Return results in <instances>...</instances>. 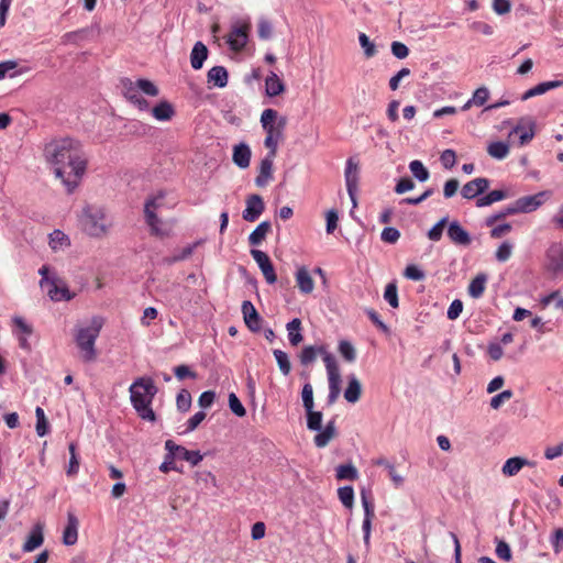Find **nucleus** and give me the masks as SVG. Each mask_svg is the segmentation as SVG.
I'll list each match as a JSON object with an SVG mask.
<instances>
[{
    "label": "nucleus",
    "instance_id": "nucleus-1",
    "mask_svg": "<svg viewBox=\"0 0 563 563\" xmlns=\"http://www.w3.org/2000/svg\"><path fill=\"white\" fill-rule=\"evenodd\" d=\"M44 156L53 166L54 175L60 179L68 194L79 186L88 164L81 143L71 137L53 140L45 145Z\"/></svg>",
    "mask_w": 563,
    "mask_h": 563
},
{
    "label": "nucleus",
    "instance_id": "nucleus-2",
    "mask_svg": "<svg viewBox=\"0 0 563 563\" xmlns=\"http://www.w3.org/2000/svg\"><path fill=\"white\" fill-rule=\"evenodd\" d=\"M130 399L137 415L147 421H155L156 416L152 402L157 394V387L151 377L136 378L129 388Z\"/></svg>",
    "mask_w": 563,
    "mask_h": 563
},
{
    "label": "nucleus",
    "instance_id": "nucleus-3",
    "mask_svg": "<svg viewBox=\"0 0 563 563\" xmlns=\"http://www.w3.org/2000/svg\"><path fill=\"white\" fill-rule=\"evenodd\" d=\"M79 223L87 235L97 239L106 236L112 227L104 208L97 205H86L82 208Z\"/></svg>",
    "mask_w": 563,
    "mask_h": 563
},
{
    "label": "nucleus",
    "instance_id": "nucleus-4",
    "mask_svg": "<svg viewBox=\"0 0 563 563\" xmlns=\"http://www.w3.org/2000/svg\"><path fill=\"white\" fill-rule=\"evenodd\" d=\"M120 86L124 98L140 111L150 110L148 101L144 99L141 93L150 97H156L159 93L157 86L145 78H139L136 80L122 78Z\"/></svg>",
    "mask_w": 563,
    "mask_h": 563
},
{
    "label": "nucleus",
    "instance_id": "nucleus-5",
    "mask_svg": "<svg viewBox=\"0 0 563 563\" xmlns=\"http://www.w3.org/2000/svg\"><path fill=\"white\" fill-rule=\"evenodd\" d=\"M102 328V320L93 317L87 327H80L76 330L75 342L80 352L84 362L90 363L97 358L96 341Z\"/></svg>",
    "mask_w": 563,
    "mask_h": 563
},
{
    "label": "nucleus",
    "instance_id": "nucleus-6",
    "mask_svg": "<svg viewBox=\"0 0 563 563\" xmlns=\"http://www.w3.org/2000/svg\"><path fill=\"white\" fill-rule=\"evenodd\" d=\"M164 198L165 192L159 191L157 195L148 197L144 205V218L151 234L159 238L168 236L172 231V227L156 214V211L163 206Z\"/></svg>",
    "mask_w": 563,
    "mask_h": 563
},
{
    "label": "nucleus",
    "instance_id": "nucleus-7",
    "mask_svg": "<svg viewBox=\"0 0 563 563\" xmlns=\"http://www.w3.org/2000/svg\"><path fill=\"white\" fill-rule=\"evenodd\" d=\"M536 120L531 117H522L518 120L517 124L511 129L509 136L518 135L519 145L523 146L528 144L536 134Z\"/></svg>",
    "mask_w": 563,
    "mask_h": 563
},
{
    "label": "nucleus",
    "instance_id": "nucleus-8",
    "mask_svg": "<svg viewBox=\"0 0 563 563\" xmlns=\"http://www.w3.org/2000/svg\"><path fill=\"white\" fill-rule=\"evenodd\" d=\"M345 184L347 194L353 202L356 205V190L358 185V163L354 161V158H349L346 161L345 170H344Z\"/></svg>",
    "mask_w": 563,
    "mask_h": 563
},
{
    "label": "nucleus",
    "instance_id": "nucleus-9",
    "mask_svg": "<svg viewBox=\"0 0 563 563\" xmlns=\"http://www.w3.org/2000/svg\"><path fill=\"white\" fill-rule=\"evenodd\" d=\"M285 126H286V119L280 118L277 121L276 126L264 128V131L266 132L264 145L266 148H268L267 154H272V155L277 154L278 143L283 139V131H284Z\"/></svg>",
    "mask_w": 563,
    "mask_h": 563
},
{
    "label": "nucleus",
    "instance_id": "nucleus-10",
    "mask_svg": "<svg viewBox=\"0 0 563 563\" xmlns=\"http://www.w3.org/2000/svg\"><path fill=\"white\" fill-rule=\"evenodd\" d=\"M251 255L258 265L262 274L265 277V280L271 285L275 284L277 280V276L274 266L269 260V256L265 252L256 249L251 250Z\"/></svg>",
    "mask_w": 563,
    "mask_h": 563
},
{
    "label": "nucleus",
    "instance_id": "nucleus-11",
    "mask_svg": "<svg viewBox=\"0 0 563 563\" xmlns=\"http://www.w3.org/2000/svg\"><path fill=\"white\" fill-rule=\"evenodd\" d=\"M165 450L168 452L173 451L174 454H177L176 459L184 460L192 466L198 465L203 460V455L200 451L187 450L185 446L178 445L172 440L165 442Z\"/></svg>",
    "mask_w": 563,
    "mask_h": 563
},
{
    "label": "nucleus",
    "instance_id": "nucleus-12",
    "mask_svg": "<svg viewBox=\"0 0 563 563\" xmlns=\"http://www.w3.org/2000/svg\"><path fill=\"white\" fill-rule=\"evenodd\" d=\"M490 186L488 178L478 177L466 183L461 190V195L464 199L472 200L481 197Z\"/></svg>",
    "mask_w": 563,
    "mask_h": 563
},
{
    "label": "nucleus",
    "instance_id": "nucleus-13",
    "mask_svg": "<svg viewBox=\"0 0 563 563\" xmlns=\"http://www.w3.org/2000/svg\"><path fill=\"white\" fill-rule=\"evenodd\" d=\"M241 310L245 325L249 330L254 333L260 332L262 329L263 318L260 316L254 305L250 300H244L242 302Z\"/></svg>",
    "mask_w": 563,
    "mask_h": 563
},
{
    "label": "nucleus",
    "instance_id": "nucleus-14",
    "mask_svg": "<svg viewBox=\"0 0 563 563\" xmlns=\"http://www.w3.org/2000/svg\"><path fill=\"white\" fill-rule=\"evenodd\" d=\"M246 207L243 210L242 217L247 222L256 221L265 210L263 198L260 195H250L246 198Z\"/></svg>",
    "mask_w": 563,
    "mask_h": 563
},
{
    "label": "nucleus",
    "instance_id": "nucleus-15",
    "mask_svg": "<svg viewBox=\"0 0 563 563\" xmlns=\"http://www.w3.org/2000/svg\"><path fill=\"white\" fill-rule=\"evenodd\" d=\"M249 25L240 24L232 27L228 35L227 42L231 49L241 51L245 47L249 40Z\"/></svg>",
    "mask_w": 563,
    "mask_h": 563
},
{
    "label": "nucleus",
    "instance_id": "nucleus-16",
    "mask_svg": "<svg viewBox=\"0 0 563 563\" xmlns=\"http://www.w3.org/2000/svg\"><path fill=\"white\" fill-rule=\"evenodd\" d=\"M545 192L541 191L536 195L525 196L517 199L514 205L517 213H529L537 210L544 201Z\"/></svg>",
    "mask_w": 563,
    "mask_h": 563
},
{
    "label": "nucleus",
    "instance_id": "nucleus-17",
    "mask_svg": "<svg viewBox=\"0 0 563 563\" xmlns=\"http://www.w3.org/2000/svg\"><path fill=\"white\" fill-rule=\"evenodd\" d=\"M448 236L456 245L467 246L472 242L470 233L456 220L450 222Z\"/></svg>",
    "mask_w": 563,
    "mask_h": 563
},
{
    "label": "nucleus",
    "instance_id": "nucleus-18",
    "mask_svg": "<svg viewBox=\"0 0 563 563\" xmlns=\"http://www.w3.org/2000/svg\"><path fill=\"white\" fill-rule=\"evenodd\" d=\"M276 155L266 154L262 158L258 168V175L255 178V185L257 187H265L273 178V162Z\"/></svg>",
    "mask_w": 563,
    "mask_h": 563
},
{
    "label": "nucleus",
    "instance_id": "nucleus-19",
    "mask_svg": "<svg viewBox=\"0 0 563 563\" xmlns=\"http://www.w3.org/2000/svg\"><path fill=\"white\" fill-rule=\"evenodd\" d=\"M534 465H536V463L528 459H525L521 456H514V457L508 459L504 463V465L501 467V473L506 477H512V476H516L522 470V467H525V466L533 467Z\"/></svg>",
    "mask_w": 563,
    "mask_h": 563
},
{
    "label": "nucleus",
    "instance_id": "nucleus-20",
    "mask_svg": "<svg viewBox=\"0 0 563 563\" xmlns=\"http://www.w3.org/2000/svg\"><path fill=\"white\" fill-rule=\"evenodd\" d=\"M48 296L53 301H69L75 297V294L64 283L54 277L51 282Z\"/></svg>",
    "mask_w": 563,
    "mask_h": 563
},
{
    "label": "nucleus",
    "instance_id": "nucleus-21",
    "mask_svg": "<svg viewBox=\"0 0 563 563\" xmlns=\"http://www.w3.org/2000/svg\"><path fill=\"white\" fill-rule=\"evenodd\" d=\"M79 521L75 514L68 512L67 525L63 531V543L65 545H74L78 540Z\"/></svg>",
    "mask_w": 563,
    "mask_h": 563
},
{
    "label": "nucleus",
    "instance_id": "nucleus-22",
    "mask_svg": "<svg viewBox=\"0 0 563 563\" xmlns=\"http://www.w3.org/2000/svg\"><path fill=\"white\" fill-rule=\"evenodd\" d=\"M549 269L554 274L563 273V246L561 244H552L547 253Z\"/></svg>",
    "mask_w": 563,
    "mask_h": 563
},
{
    "label": "nucleus",
    "instance_id": "nucleus-23",
    "mask_svg": "<svg viewBox=\"0 0 563 563\" xmlns=\"http://www.w3.org/2000/svg\"><path fill=\"white\" fill-rule=\"evenodd\" d=\"M30 70L29 67H19L18 60L8 59L0 62V80L9 77L14 78Z\"/></svg>",
    "mask_w": 563,
    "mask_h": 563
},
{
    "label": "nucleus",
    "instance_id": "nucleus-24",
    "mask_svg": "<svg viewBox=\"0 0 563 563\" xmlns=\"http://www.w3.org/2000/svg\"><path fill=\"white\" fill-rule=\"evenodd\" d=\"M318 433L313 438V443L317 448L327 446L330 441L336 435V428L334 419L330 420L324 428L321 427V431H317Z\"/></svg>",
    "mask_w": 563,
    "mask_h": 563
},
{
    "label": "nucleus",
    "instance_id": "nucleus-25",
    "mask_svg": "<svg viewBox=\"0 0 563 563\" xmlns=\"http://www.w3.org/2000/svg\"><path fill=\"white\" fill-rule=\"evenodd\" d=\"M511 196H512V194L507 189H496V190L489 191L485 196L478 197L476 199L475 205L477 208H483V207L490 206L495 202L501 201L504 199L510 198Z\"/></svg>",
    "mask_w": 563,
    "mask_h": 563
},
{
    "label": "nucleus",
    "instance_id": "nucleus-26",
    "mask_svg": "<svg viewBox=\"0 0 563 563\" xmlns=\"http://www.w3.org/2000/svg\"><path fill=\"white\" fill-rule=\"evenodd\" d=\"M229 74L223 66H213L207 74L208 84L217 88H224L228 85Z\"/></svg>",
    "mask_w": 563,
    "mask_h": 563
},
{
    "label": "nucleus",
    "instance_id": "nucleus-27",
    "mask_svg": "<svg viewBox=\"0 0 563 563\" xmlns=\"http://www.w3.org/2000/svg\"><path fill=\"white\" fill-rule=\"evenodd\" d=\"M209 51L207 46L198 41L195 43L190 53V65L195 70L201 69L207 59Z\"/></svg>",
    "mask_w": 563,
    "mask_h": 563
},
{
    "label": "nucleus",
    "instance_id": "nucleus-28",
    "mask_svg": "<svg viewBox=\"0 0 563 563\" xmlns=\"http://www.w3.org/2000/svg\"><path fill=\"white\" fill-rule=\"evenodd\" d=\"M233 162L234 164L244 169L250 166L251 162V148L245 143H240L233 148Z\"/></svg>",
    "mask_w": 563,
    "mask_h": 563
},
{
    "label": "nucleus",
    "instance_id": "nucleus-29",
    "mask_svg": "<svg viewBox=\"0 0 563 563\" xmlns=\"http://www.w3.org/2000/svg\"><path fill=\"white\" fill-rule=\"evenodd\" d=\"M563 85V81L561 80H551V81H543L538 84L537 86L528 89L522 96L521 100L526 101L532 97L543 95L548 92L551 89L561 87Z\"/></svg>",
    "mask_w": 563,
    "mask_h": 563
},
{
    "label": "nucleus",
    "instance_id": "nucleus-30",
    "mask_svg": "<svg viewBox=\"0 0 563 563\" xmlns=\"http://www.w3.org/2000/svg\"><path fill=\"white\" fill-rule=\"evenodd\" d=\"M43 528L40 525H35L32 528L26 541L24 542L22 550L24 552H32L38 547H41L43 544Z\"/></svg>",
    "mask_w": 563,
    "mask_h": 563
},
{
    "label": "nucleus",
    "instance_id": "nucleus-31",
    "mask_svg": "<svg viewBox=\"0 0 563 563\" xmlns=\"http://www.w3.org/2000/svg\"><path fill=\"white\" fill-rule=\"evenodd\" d=\"M48 244L54 252L64 251L70 246V239L63 231L56 229L49 233Z\"/></svg>",
    "mask_w": 563,
    "mask_h": 563
},
{
    "label": "nucleus",
    "instance_id": "nucleus-32",
    "mask_svg": "<svg viewBox=\"0 0 563 563\" xmlns=\"http://www.w3.org/2000/svg\"><path fill=\"white\" fill-rule=\"evenodd\" d=\"M152 115L157 120V121H162V122H165V121H169L174 114H175V110H174V107L170 102L166 101V100H163L161 102H158L152 110Z\"/></svg>",
    "mask_w": 563,
    "mask_h": 563
},
{
    "label": "nucleus",
    "instance_id": "nucleus-33",
    "mask_svg": "<svg viewBox=\"0 0 563 563\" xmlns=\"http://www.w3.org/2000/svg\"><path fill=\"white\" fill-rule=\"evenodd\" d=\"M362 393V386L355 375L349 376L347 387L344 391V398L347 402L355 404L358 401Z\"/></svg>",
    "mask_w": 563,
    "mask_h": 563
},
{
    "label": "nucleus",
    "instance_id": "nucleus-34",
    "mask_svg": "<svg viewBox=\"0 0 563 563\" xmlns=\"http://www.w3.org/2000/svg\"><path fill=\"white\" fill-rule=\"evenodd\" d=\"M296 282L302 294H310L314 288V283L306 267H300L296 273Z\"/></svg>",
    "mask_w": 563,
    "mask_h": 563
},
{
    "label": "nucleus",
    "instance_id": "nucleus-35",
    "mask_svg": "<svg viewBox=\"0 0 563 563\" xmlns=\"http://www.w3.org/2000/svg\"><path fill=\"white\" fill-rule=\"evenodd\" d=\"M265 90L269 97H276L285 90L283 80L274 71H271L265 80Z\"/></svg>",
    "mask_w": 563,
    "mask_h": 563
},
{
    "label": "nucleus",
    "instance_id": "nucleus-36",
    "mask_svg": "<svg viewBox=\"0 0 563 563\" xmlns=\"http://www.w3.org/2000/svg\"><path fill=\"white\" fill-rule=\"evenodd\" d=\"M271 227L269 221L261 222L249 235V243L253 246L260 245L265 240Z\"/></svg>",
    "mask_w": 563,
    "mask_h": 563
},
{
    "label": "nucleus",
    "instance_id": "nucleus-37",
    "mask_svg": "<svg viewBox=\"0 0 563 563\" xmlns=\"http://www.w3.org/2000/svg\"><path fill=\"white\" fill-rule=\"evenodd\" d=\"M486 282L487 276L485 274H478L468 285V295L475 299L482 297L485 291Z\"/></svg>",
    "mask_w": 563,
    "mask_h": 563
},
{
    "label": "nucleus",
    "instance_id": "nucleus-38",
    "mask_svg": "<svg viewBox=\"0 0 563 563\" xmlns=\"http://www.w3.org/2000/svg\"><path fill=\"white\" fill-rule=\"evenodd\" d=\"M288 339L291 345L296 346L302 341L301 321L298 318L292 319L286 325Z\"/></svg>",
    "mask_w": 563,
    "mask_h": 563
},
{
    "label": "nucleus",
    "instance_id": "nucleus-39",
    "mask_svg": "<svg viewBox=\"0 0 563 563\" xmlns=\"http://www.w3.org/2000/svg\"><path fill=\"white\" fill-rule=\"evenodd\" d=\"M320 354L323 356V362L327 368L328 378L329 377H340V371L336 364L335 358L332 354L328 353L324 346H319Z\"/></svg>",
    "mask_w": 563,
    "mask_h": 563
},
{
    "label": "nucleus",
    "instance_id": "nucleus-40",
    "mask_svg": "<svg viewBox=\"0 0 563 563\" xmlns=\"http://www.w3.org/2000/svg\"><path fill=\"white\" fill-rule=\"evenodd\" d=\"M335 477L339 481H355L358 472L352 463L341 464L335 468Z\"/></svg>",
    "mask_w": 563,
    "mask_h": 563
},
{
    "label": "nucleus",
    "instance_id": "nucleus-41",
    "mask_svg": "<svg viewBox=\"0 0 563 563\" xmlns=\"http://www.w3.org/2000/svg\"><path fill=\"white\" fill-rule=\"evenodd\" d=\"M487 153L496 159H504L509 154V145L503 141L492 142L487 147Z\"/></svg>",
    "mask_w": 563,
    "mask_h": 563
},
{
    "label": "nucleus",
    "instance_id": "nucleus-42",
    "mask_svg": "<svg viewBox=\"0 0 563 563\" xmlns=\"http://www.w3.org/2000/svg\"><path fill=\"white\" fill-rule=\"evenodd\" d=\"M409 169L412 176L421 183L427 181L430 177L429 170L426 168L421 161H411L409 163Z\"/></svg>",
    "mask_w": 563,
    "mask_h": 563
},
{
    "label": "nucleus",
    "instance_id": "nucleus-43",
    "mask_svg": "<svg viewBox=\"0 0 563 563\" xmlns=\"http://www.w3.org/2000/svg\"><path fill=\"white\" fill-rule=\"evenodd\" d=\"M319 354H320L319 346H312V345L305 346L301 350V353L299 355L300 363L303 366H308L317 360V356Z\"/></svg>",
    "mask_w": 563,
    "mask_h": 563
},
{
    "label": "nucleus",
    "instance_id": "nucleus-44",
    "mask_svg": "<svg viewBox=\"0 0 563 563\" xmlns=\"http://www.w3.org/2000/svg\"><path fill=\"white\" fill-rule=\"evenodd\" d=\"M329 394H328V404L333 405L340 394H341V376L340 377H329Z\"/></svg>",
    "mask_w": 563,
    "mask_h": 563
},
{
    "label": "nucleus",
    "instance_id": "nucleus-45",
    "mask_svg": "<svg viewBox=\"0 0 563 563\" xmlns=\"http://www.w3.org/2000/svg\"><path fill=\"white\" fill-rule=\"evenodd\" d=\"M361 501L364 509V520L372 521L374 515H375V507L371 498V494L367 493L365 489H362L361 492Z\"/></svg>",
    "mask_w": 563,
    "mask_h": 563
},
{
    "label": "nucleus",
    "instance_id": "nucleus-46",
    "mask_svg": "<svg viewBox=\"0 0 563 563\" xmlns=\"http://www.w3.org/2000/svg\"><path fill=\"white\" fill-rule=\"evenodd\" d=\"M512 214H517V210H516V207L514 203L505 207L504 209H501L500 211L489 216L488 218H486V225L487 227H492L494 225L498 220H501L508 216H512Z\"/></svg>",
    "mask_w": 563,
    "mask_h": 563
},
{
    "label": "nucleus",
    "instance_id": "nucleus-47",
    "mask_svg": "<svg viewBox=\"0 0 563 563\" xmlns=\"http://www.w3.org/2000/svg\"><path fill=\"white\" fill-rule=\"evenodd\" d=\"M375 464L386 467L390 479L395 483L396 486H400L404 483V477L396 472L394 464L388 462L386 459H377Z\"/></svg>",
    "mask_w": 563,
    "mask_h": 563
},
{
    "label": "nucleus",
    "instance_id": "nucleus-48",
    "mask_svg": "<svg viewBox=\"0 0 563 563\" xmlns=\"http://www.w3.org/2000/svg\"><path fill=\"white\" fill-rule=\"evenodd\" d=\"M307 413V428L311 431H321L322 427V412L314 411L310 409V411H306Z\"/></svg>",
    "mask_w": 563,
    "mask_h": 563
},
{
    "label": "nucleus",
    "instance_id": "nucleus-49",
    "mask_svg": "<svg viewBox=\"0 0 563 563\" xmlns=\"http://www.w3.org/2000/svg\"><path fill=\"white\" fill-rule=\"evenodd\" d=\"M338 496L342 505L351 509L354 505V489L352 486H343L338 489Z\"/></svg>",
    "mask_w": 563,
    "mask_h": 563
},
{
    "label": "nucleus",
    "instance_id": "nucleus-50",
    "mask_svg": "<svg viewBox=\"0 0 563 563\" xmlns=\"http://www.w3.org/2000/svg\"><path fill=\"white\" fill-rule=\"evenodd\" d=\"M358 42L364 51V55L366 58H372L377 54L375 44L369 40V37L365 33L358 34Z\"/></svg>",
    "mask_w": 563,
    "mask_h": 563
},
{
    "label": "nucleus",
    "instance_id": "nucleus-51",
    "mask_svg": "<svg viewBox=\"0 0 563 563\" xmlns=\"http://www.w3.org/2000/svg\"><path fill=\"white\" fill-rule=\"evenodd\" d=\"M280 372L286 376L290 373L291 365L286 352L282 350H274L273 352Z\"/></svg>",
    "mask_w": 563,
    "mask_h": 563
},
{
    "label": "nucleus",
    "instance_id": "nucleus-52",
    "mask_svg": "<svg viewBox=\"0 0 563 563\" xmlns=\"http://www.w3.org/2000/svg\"><path fill=\"white\" fill-rule=\"evenodd\" d=\"M339 352L341 356L347 362H354L356 358V352L351 342L342 340L339 343Z\"/></svg>",
    "mask_w": 563,
    "mask_h": 563
},
{
    "label": "nucleus",
    "instance_id": "nucleus-53",
    "mask_svg": "<svg viewBox=\"0 0 563 563\" xmlns=\"http://www.w3.org/2000/svg\"><path fill=\"white\" fill-rule=\"evenodd\" d=\"M302 405L306 411L313 409V388L310 383H306L301 390Z\"/></svg>",
    "mask_w": 563,
    "mask_h": 563
},
{
    "label": "nucleus",
    "instance_id": "nucleus-54",
    "mask_svg": "<svg viewBox=\"0 0 563 563\" xmlns=\"http://www.w3.org/2000/svg\"><path fill=\"white\" fill-rule=\"evenodd\" d=\"M176 405L179 411L186 412L191 406V395L187 389H181L176 397Z\"/></svg>",
    "mask_w": 563,
    "mask_h": 563
},
{
    "label": "nucleus",
    "instance_id": "nucleus-55",
    "mask_svg": "<svg viewBox=\"0 0 563 563\" xmlns=\"http://www.w3.org/2000/svg\"><path fill=\"white\" fill-rule=\"evenodd\" d=\"M384 299L393 307L397 308L399 305L397 286L394 283L387 284L384 291Z\"/></svg>",
    "mask_w": 563,
    "mask_h": 563
},
{
    "label": "nucleus",
    "instance_id": "nucleus-56",
    "mask_svg": "<svg viewBox=\"0 0 563 563\" xmlns=\"http://www.w3.org/2000/svg\"><path fill=\"white\" fill-rule=\"evenodd\" d=\"M448 222V218L444 217L440 221H438L429 231H428V238L429 240L433 242H438L441 240L444 227Z\"/></svg>",
    "mask_w": 563,
    "mask_h": 563
},
{
    "label": "nucleus",
    "instance_id": "nucleus-57",
    "mask_svg": "<svg viewBox=\"0 0 563 563\" xmlns=\"http://www.w3.org/2000/svg\"><path fill=\"white\" fill-rule=\"evenodd\" d=\"M496 555L504 561H510L512 558L509 544L504 540H496Z\"/></svg>",
    "mask_w": 563,
    "mask_h": 563
},
{
    "label": "nucleus",
    "instance_id": "nucleus-58",
    "mask_svg": "<svg viewBox=\"0 0 563 563\" xmlns=\"http://www.w3.org/2000/svg\"><path fill=\"white\" fill-rule=\"evenodd\" d=\"M277 111L274 110V109H265L263 112H262V115H261V124L264 128H272V126H276L277 122L276 119H277Z\"/></svg>",
    "mask_w": 563,
    "mask_h": 563
},
{
    "label": "nucleus",
    "instance_id": "nucleus-59",
    "mask_svg": "<svg viewBox=\"0 0 563 563\" xmlns=\"http://www.w3.org/2000/svg\"><path fill=\"white\" fill-rule=\"evenodd\" d=\"M404 276L410 280L420 282L424 279V272L417 265L410 264L405 268Z\"/></svg>",
    "mask_w": 563,
    "mask_h": 563
},
{
    "label": "nucleus",
    "instance_id": "nucleus-60",
    "mask_svg": "<svg viewBox=\"0 0 563 563\" xmlns=\"http://www.w3.org/2000/svg\"><path fill=\"white\" fill-rule=\"evenodd\" d=\"M229 407L231 411L238 417H244L246 415L244 406L234 393L229 395Z\"/></svg>",
    "mask_w": 563,
    "mask_h": 563
},
{
    "label": "nucleus",
    "instance_id": "nucleus-61",
    "mask_svg": "<svg viewBox=\"0 0 563 563\" xmlns=\"http://www.w3.org/2000/svg\"><path fill=\"white\" fill-rule=\"evenodd\" d=\"M35 416H36V432L40 437H44L47 432V421L45 418L44 410L41 407H36Z\"/></svg>",
    "mask_w": 563,
    "mask_h": 563
},
{
    "label": "nucleus",
    "instance_id": "nucleus-62",
    "mask_svg": "<svg viewBox=\"0 0 563 563\" xmlns=\"http://www.w3.org/2000/svg\"><path fill=\"white\" fill-rule=\"evenodd\" d=\"M511 253H512V244L506 241L499 245V247L496 251L495 256L498 262L504 263L510 258Z\"/></svg>",
    "mask_w": 563,
    "mask_h": 563
},
{
    "label": "nucleus",
    "instance_id": "nucleus-63",
    "mask_svg": "<svg viewBox=\"0 0 563 563\" xmlns=\"http://www.w3.org/2000/svg\"><path fill=\"white\" fill-rule=\"evenodd\" d=\"M400 238V232L398 229L394 228V227H386L383 229L382 231V234H380V239L386 242V243H390V244H394L396 243Z\"/></svg>",
    "mask_w": 563,
    "mask_h": 563
},
{
    "label": "nucleus",
    "instance_id": "nucleus-64",
    "mask_svg": "<svg viewBox=\"0 0 563 563\" xmlns=\"http://www.w3.org/2000/svg\"><path fill=\"white\" fill-rule=\"evenodd\" d=\"M488 98L489 90L483 86L474 91L472 96V102H474L476 107H482L487 102Z\"/></svg>",
    "mask_w": 563,
    "mask_h": 563
}]
</instances>
